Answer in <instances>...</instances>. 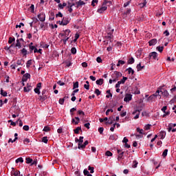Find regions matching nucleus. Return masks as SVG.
<instances>
[{"mask_svg":"<svg viewBox=\"0 0 176 176\" xmlns=\"http://www.w3.org/2000/svg\"><path fill=\"white\" fill-rule=\"evenodd\" d=\"M109 31L110 32H107V34L105 36V38L106 39H108V41H109V42H112V39H113V32L115 31V30L112 29L111 30V28H109Z\"/></svg>","mask_w":176,"mask_h":176,"instance_id":"obj_1","label":"nucleus"},{"mask_svg":"<svg viewBox=\"0 0 176 176\" xmlns=\"http://www.w3.org/2000/svg\"><path fill=\"white\" fill-rule=\"evenodd\" d=\"M148 60L153 58V60H159L157 59V53L156 52H151L148 57Z\"/></svg>","mask_w":176,"mask_h":176,"instance_id":"obj_2","label":"nucleus"},{"mask_svg":"<svg viewBox=\"0 0 176 176\" xmlns=\"http://www.w3.org/2000/svg\"><path fill=\"white\" fill-rule=\"evenodd\" d=\"M161 94L164 96V97H168V96L170 95L168 94V91H167L166 89H163V87H159Z\"/></svg>","mask_w":176,"mask_h":176,"instance_id":"obj_3","label":"nucleus"},{"mask_svg":"<svg viewBox=\"0 0 176 176\" xmlns=\"http://www.w3.org/2000/svg\"><path fill=\"white\" fill-rule=\"evenodd\" d=\"M161 111H162V112H164V115L162 116V118H166V116H168V115H170V111H167V106H164Z\"/></svg>","mask_w":176,"mask_h":176,"instance_id":"obj_4","label":"nucleus"},{"mask_svg":"<svg viewBox=\"0 0 176 176\" xmlns=\"http://www.w3.org/2000/svg\"><path fill=\"white\" fill-rule=\"evenodd\" d=\"M111 76L112 78L117 79V80H119V78H122V73H120V72H114V73L112 74Z\"/></svg>","mask_w":176,"mask_h":176,"instance_id":"obj_5","label":"nucleus"},{"mask_svg":"<svg viewBox=\"0 0 176 176\" xmlns=\"http://www.w3.org/2000/svg\"><path fill=\"white\" fill-rule=\"evenodd\" d=\"M107 8H108L104 5V3H102V6L98 9L97 12L98 13L102 14L105 12V10H107Z\"/></svg>","mask_w":176,"mask_h":176,"instance_id":"obj_6","label":"nucleus"},{"mask_svg":"<svg viewBox=\"0 0 176 176\" xmlns=\"http://www.w3.org/2000/svg\"><path fill=\"white\" fill-rule=\"evenodd\" d=\"M38 19L40 20V21L43 23V21L46 20V15L45 14V13L41 12L38 15Z\"/></svg>","mask_w":176,"mask_h":176,"instance_id":"obj_7","label":"nucleus"},{"mask_svg":"<svg viewBox=\"0 0 176 176\" xmlns=\"http://www.w3.org/2000/svg\"><path fill=\"white\" fill-rule=\"evenodd\" d=\"M132 99H133V95H131L130 94H126V96L124 98V101L125 102H129V101H131Z\"/></svg>","mask_w":176,"mask_h":176,"instance_id":"obj_8","label":"nucleus"},{"mask_svg":"<svg viewBox=\"0 0 176 176\" xmlns=\"http://www.w3.org/2000/svg\"><path fill=\"white\" fill-rule=\"evenodd\" d=\"M87 145H89V141L86 140L83 144H78V148L79 149H85L86 148V146Z\"/></svg>","mask_w":176,"mask_h":176,"instance_id":"obj_9","label":"nucleus"},{"mask_svg":"<svg viewBox=\"0 0 176 176\" xmlns=\"http://www.w3.org/2000/svg\"><path fill=\"white\" fill-rule=\"evenodd\" d=\"M62 21H63V25H67V24H69L71 21V19L68 17H63Z\"/></svg>","mask_w":176,"mask_h":176,"instance_id":"obj_10","label":"nucleus"},{"mask_svg":"<svg viewBox=\"0 0 176 176\" xmlns=\"http://www.w3.org/2000/svg\"><path fill=\"white\" fill-rule=\"evenodd\" d=\"M69 34H71V30L67 29L63 31V33L60 34V36H65V38H67V36H69Z\"/></svg>","mask_w":176,"mask_h":176,"instance_id":"obj_11","label":"nucleus"},{"mask_svg":"<svg viewBox=\"0 0 176 176\" xmlns=\"http://www.w3.org/2000/svg\"><path fill=\"white\" fill-rule=\"evenodd\" d=\"M11 175L12 176H19L20 175V170H15L14 168H12V170L11 171Z\"/></svg>","mask_w":176,"mask_h":176,"instance_id":"obj_12","label":"nucleus"},{"mask_svg":"<svg viewBox=\"0 0 176 176\" xmlns=\"http://www.w3.org/2000/svg\"><path fill=\"white\" fill-rule=\"evenodd\" d=\"M79 122H80V118H79V117H75L72 119V123H74V124H79Z\"/></svg>","mask_w":176,"mask_h":176,"instance_id":"obj_13","label":"nucleus"},{"mask_svg":"<svg viewBox=\"0 0 176 176\" xmlns=\"http://www.w3.org/2000/svg\"><path fill=\"white\" fill-rule=\"evenodd\" d=\"M156 43H157V39L156 38H153L150 41H148L149 46H155Z\"/></svg>","mask_w":176,"mask_h":176,"instance_id":"obj_14","label":"nucleus"},{"mask_svg":"<svg viewBox=\"0 0 176 176\" xmlns=\"http://www.w3.org/2000/svg\"><path fill=\"white\" fill-rule=\"evenodd\" d=\"M132 115H135L134 119H138L140 118V113L138 114V110L136 109L133 111Z\"/></svg>","mask_w":176,"mask_h":176,"instance_id":"obj_15","label":"nucleus"},{"mask_svg":"<svg viewBox=\"0 0 176 176\" xmlns=\"http://www.w3.org/2000/svg\"><path fill=\"white\" fill-rule=\"evenodd\" d=\"M158 135L160 137V140H164V137H166V131H162Z\"/></svg>","mask_w":176,"mask_h":176,"instance_id":"obj_16","label":"nucleus"},{"mask_svg":"<svg viewBox=\"0 0 176 176\" xmlns=\"http://www.w3.org/2000/svg\"><path fill=\"white\" fill-rule=\"evenodd\" d=\"M115 122V117L112 116L109 118V120L107 121L108 124H112Z\"/></svg>","mask_w":176,"mask_h":176,"instance_id":"obj_17","label":"nucleus"},{"mask_svg":"<svg viewBox=\"0 0 176 176\" xmlns=\"http://www.w3.org/2000/svg\"><path fill=\"white\" fill-rule=\"evenodd\" d=\"M21 53L23 56V57H25V56L28 54V52L25 48H23L22 50H21Z\"/></svg>","mask_w":176,"mask_h":176,"instance_id":"obj_18","label":"nucleus"},{"mask_svg":"<svg viewBox=\"0 0 176 176\" xmlns=\"http://www.w3.org/2000/svg\"><path fill=\"white\" fill-rule=\"evenodd\" d=\"M136 68L138 71L140 72V71H142V69L145 68V66L144 65L142 66L141 63H139L138 65H137Z\"/></svg>","mask_w":176,"mask_h":176,"instance_id":"obj_19","label":"nucleus"},{"mask_svg":"<svg viewBox=\"0 0 176 176\" xmlns=\"http://www.w3.org/2000/svg\"><path fill=\"white\" fill-rule=\"evenodd\" d=\"M96 85H98L99 86H101L102 83H104V79L100 78L96 81Z\"/></svg>","mask_w":176,"mask_h":176,"instance_id":"obj_20","label":"nucleus"},{"mask_svg":"<svg viewBox=\"0 0 176 176\" xmlns=\"http://www.w3.org/2000/svg\"><path fill=\"white\" fill-rule=\"evenodd\" d=\"M160 89L158 88V89L156 91V92L153 94L154 96V97H157L158 96H160V98H162V95H160Z\"/></svg>","mask_w":176,"mask_h":176,"instance_id":"obj_21","label":"nucleus"},{"mask_svg":"<svg viewBox=\"0 0 176 176\" xmlns=\"http://www.w3.org/2000/svg\"><path fill=\"white\" fill-rule=\"evenodd\" d=\"M15 47H18V49L21 48V43H20V40H19V38L16 39V43L15 44Z\"/></svg>","mask_w":176,"mask_h":176,"instance_id":"obj_22","label":"nucleus"},{"mask_svg":"<svg viewBox=\"0 0 176 176\" xmlns=\"http://www.w3.org/2000/svg\"><path fill=\"white\" fill-rule=\"evenodd\" d=\"M126 80H127V77H123L121 80L118 81V82L120 85H124V83L126 82Z\"/></svg>","mask_w":176,"mask_h":176,"instance_id":"obj_23","label":"nucleus"},{"mask_svg":"<svg viewBox=\"0 0 176 176\" xmlns=\"http://www.w3.org/2000/svg\"><path fill=\"white\" fill-rule=\"evenodd\" d=\"M103 4L104 5V6H110L111 5H112V2L109 1L104 0L103 2Z\"/></svg>","mask_w":176,"mask_h":176,"instance_id":"obj_24","label":"nucleus"},{"mask_svg":"<svg viewBox=\"0 0 176 176\" xmlns=\"http://www.w3.org/2000/svg\"><path fill=\"white\" fill-rule=\"evenodd\" d=\"M24 63H25L24 60L21 58L17 60L16 64L17 65H23Z\"/></svg>","mask_w":176,"mask_h":176,"instance_id":"obj_25","label":"nucleus"},{"mask_svg":"<svg viewBox=\"0 0 176 176\" xmlns=\"http://www.w3.org/2000/svg\"><path fill=\"white\" fill-rule=\"evenodd\" d=\"M135 60H134V58L131 57L128 61H127V64H134Z\"/></svg>","mask_w":176,"mask_h":176,"instance_id":"obj_26","label":"nucleus"},{"mask_svg":"<svg viewBox=\"0 0 176 176\" xmlns=\"http://www.w3.org/2000/svg\"><path fill=\"white\" fill-rule=\"evenodd\" d=\"M78 115H80L81 118H85V112L82 110H79L77 111Z\"/></svg>","mask_w":176,"mask_h":176,"instance_id":"obj_27","label":"nucleus"},{"mask_svg":"<svg viewBox=\"0 0 176 176\" xmlns=\"http://www.w3.org/2000/svg\"><path fill=\"white\" fill-rule=\"evenodd\" d=\"M126 71H128V74H131V75H134V69H133V68L129 67L128 69H126Z\"/></svg>","mask_w":176,"mask_h":176,"instance_id":"obj_28","label":"nucleus"},{"mask_svg":"<svg viewBox=\"0 0 176 176\" xmlns=\"http://www.w3.org/2000/svg\"><path fill=\"white\" fill-rule=\"evenodd\" d=\"M74 133L78 134L79 131H82V128L80 126H78L76 129H74Z\"/></svg>","mask_w":176,"mask_h":176,"instance_id":"obj_29","label":"nucleus"},{"mask_svg":"<svg viewBox=\"0 0 176 176\" xmlns=\"http://www.w3.org/2000/svg\"><path fill=\"white\" fill-rule=\"evenodd\" d=\"M31 65H32V60H28L27 61V63H26V67H27V68H30V67L31 66Z\"/></svg>","mask_w":176,"mask_h":176,"instance_id":"obj_30","label":"nucleus"},{"mask_svg":"<svg viewBox=\"0 0 176 176\" xmlns=\"http://www.w3.org/2000/svg\"><path fill=\"white\" fill-rule=\"evenodd\" d=\"M14 41H16V38L14 37H13V38L10 37L9 40H8L9 45H12V43H13V42H14Z\"/></svg>","mask_w":176,"mask_h":176,"instance_id":"obj_31","label":"nucleus"},{"mask_svg":"<svg viewBox=\"0 0 176 176\" xmlns=\"http://www.w3.org/2000/svg\"><path fill=\"white\" fill-rule=\"evenodd\" d=\"M41 46L44 47L45 49H47V47H49V44H46L45 43V42H41Z\"/></svg>","mask_w":176,"mask_h":176,"instance_id":"obj_32","label":"nucleus"},{"mask_svg":"<svg viewBox=\"0 0 176 176\" xmlns=\"http://www.w3.org/2000/svg\"><path fill=\"white\" fill-rule=\"evenodd\" d=\"M78 87H79V82L76 81V82H74L73 90H74V89H78Z\"/></svg>","mask_w":176,"mask_h":176,"instance_id":"obj_33","label":"nucleus"},{"mask_svg":"<svg viewBox=\"0 0 176 176\" xmlns=\"http://www.w3.org/2000/svg\"><path fill=\"white\" fill-rule=\"evenodd\" d=\"M25 160H26L27 164H32L33 162L32 159H31L30 157H26Z\"/></svg>","mask_w":176,"mask_h":176,"instance_id":"obj_34","label":"nucleus"},{"mask_svg":"<svg viewBox=\"0 0 176 176\" xmlns=\"http://www.w3.org/2000/svg\"><path fill=\"white\" fill-rule=\"evenodd\" d=\"M1 94L3 97H8V92L3 91V89H1Z\"/></svg>","mask_w":176,"mask_h":176,"instance_id":"obj_35","label":"nucleus"},{"mask_svg":"<svg viewBox=\"0 0 176 176\" xmlns=\"http://www.w3.org/2000/svg\"><path fill=\"white\" fill-rule=\"evenodd\" d=\"M107 94L109 95L106 96V98H109V97H112V93H111V89L107 90Z\"/></svg>","mask_w":176,"mask_h":176,"instance_id":"obj_36","label":"nucleus"},{"mask_svg":"<svg viewBox=\"0 0 176 176\" xmlns=\"http://www.w3.org/2000/svg\"><path fill=\"white\" fill-rule=\"evenodd\" d=\"M15 162L16 163H23L24 160L23 159V157H19L17 158Z\"/></svg>","mask_w":176,"mask_h":176,"instance_id":"obj_37","label":"nucleus"},{"mask_svg":"<svg viewBox=\"0 0 176 176\" xmlns=\"http://www.w3.org/2000/svg\"><path fill=\"white\" fill-rule=\"evenodd\" d=\"M156 49H157V50L158 52H160V53H162L163 52L164 49V47H163V46H162V47L158 46V47H157Z\"/></svg>","mask_w":176,"mask_h":176,"instance_id":"obj_38","label":"nucleus"},{"mask_svg":"<svg viewBox=\"0 0 176 176\" xmlns=\"http://www.w3.org/2000/svg\"><path fill=\"white\" fill-rule=\"evenodd\" d=\"M136 131L139 133V134H145L144 133V129H141L140 128H137L136 129Z\"/></svg>","mask_w":176,"mask_h":176,"instance_id":"obj_39","label":"nucleus"},{"mask_svg":"<svg viewBox=\"0 0 176 176\" xmlns=\"http://www.w3.org/2000/svg\"><path fill=\"white\" fill-rule=\"evenodd\" d=\"M16 124H19V127H23V121H21V120L19 119L16 121Z\"/></svg>","mask_w":176,"mask_h":176,"instance_id":"obj_40","label":"nucleus"},{"mask_svg":"<svg viewBox=\"0 0 176 176\" xmlns=\"http://www.w3.org/2000/svg\"><path fill=\"white\" fill-rule=\"evenodd\" d=\"M77 4V8H79L80 6H82V5H85V3L83 1H78L76 3Z\"/></svg>","mask_w":176,"mask_h":176,"instance_id":"obj_41","label":"nucleus"},{"mask_svg":"<svg viewBox=\"0 0 176 176\" xmlns=\"http://www.w3.org/2000/svg\"><path fill=\"white\" fill-rule=\"evenodd\" d=\"M30 142H31V141L28 138H25V139L23 140V144L25 145H27L28 144H30Z\"/></svg>","mask_w":176,"mask_h":176,"instance_id":"obj_42","label":"nucleus"},{"mask_svg":"<svg viewBox=\"0 0 176 176\" xmlns=\"http://www.w3.org/2000/svg\"><path fill=\"white\" fill-rule=\"evenodd\" d=\"M49 140H47V136H45V137H43V138H42V142H44V144H47V142H48Z\"/></svg>","mask_w":176,"mask_h":176,"instance_id":"obj_43","label":"nucleus"},{"mask_svg":"<svg viewBox=\"0 0 176 176\" xmlns=\"http://www.w3.org/2000/svg\"><path fill=\"white\" fill-rule=\"evenodd\" d=\"M76 111V107H73L70 109V113L72 116H74V112Z\"/></svg>","mask_w":176,"mask_h":176,"instance_id":"obj_44","label":"nucleus"},{"mask_svg":"<svg viewBox=\"0 0 176 176\" xmlns=\"http://www.w3.org/2000/svg\"><path fill=\"white\" fill-rule=\"evenodd\" d=\"M8 123H10L11 126H16V124H17L16 121V122H13L12 120H8Z\"/></svg>","mask_w":176,"mask_h":176,"instance_id":"obj_45","label":"nucleus"},{"mask_svg":"<svg viewBox=\"0 0 176 176\" xmlns=\"http://www.w3.org/2000/svg\"><path fill=\"white\" fill-rule=\"evenodd\" d=\"M168 152V149H165L162 153L163 157H166L167 156V153Z\"/></svg>","mask_w":176,"mask_h":176,"instance_id":"obj_46","label":"nucleus"},{"mask_svg":"<svg viewBox=\"0 0 176 176\" xmlns=\"http://www.w3.org/2000/svg\"><path fill=\"white\" fill-rule=\"evenodd\" d=\"M94 93L96 96H100L101 94V91L98 89H96Z\"/></svg>","mask_w":176,"mask_h":176,"instance_id":"obj_47","label":"nucleus"},{"mask_svg":"<svg viewBox=\"0 0 176 176\" xmlns=\"http://www.w3.org/2000/svg\"><path fill=\"white\" fill-rule=\"evenodd\" d=\"M83 137L82 136H80L79 139H78V144H83Z\"/></svg>","mask_w":176,"mask_h":176,"instance_id":"obj_48","label":"nucleus"},{"mask_svg":"<svg viewBox=\"0 0 176 176\" xmlns=\"http://www.w3.org/2000/svg\"><path fill=\"white\" fill-rule=\"evenodd\" d=\"M38 164V160H34V161L32 162V164L30 166H36Z\"/></svg>","mask_w":176,"mask_h":176,"instance_id":"obj_49","label":"nucleus"},{"mask_svg":"<svg viewBox=\"0 0 176 176\" xmlns=\"http://www.w3.org/2000/svg\"><path fill=\"white\" fill-rule=\"evenodd\" d=\"M89 171H90L91 174H93L94 173V167L89 166L88 167Z\"/></svg>","mask_w":176,"mask_h":176,"instance_id":"obj_50","label":"nucleus"},{"mask_svg":"<svg viewBox=\"0 0 176 176\" xmlns=\"http://www.w3.org/2000/svg\"><path fill=\"white\" fill-rule=\"evenodd\" d=\"M30 87H31L30 86H29V87H24L23 91H25V93H28V91H30Z\"/></svg>","mask_w":176,"mask_h":176,"instance_id":"obj_51","label":"nucleus"},{"mask_svg":"<svg viewBox=\"0 0 176 176\" xmlns=\"http://www.w3.org/2000/svg\"><path fill=\"white\" fill-rule=\"evenodd\" d=\"M65 100L64 98H60L58 102H59V104H60V105H64V102H65Z\"/></svg>","mask_w":176,"mask_h":176,"instance_id":"obj_52","label":"nucleus"},{"mask_svg":"<svg viewBox=\"0 0 176 176\" xmlns=\"http://www.w3.org/2000/svg\"><path fill=\"white\" fill-rule=\"evenodd\" d=\"M96 3H98V0H93L91 2V6H96Z\"/></svg>","mask_w":176,"mask_h":176,"instance_id":"obj_53","label":"nucleus"},{"mask_svg":"<svg viewBox=\"0 0 176 176\" xmlns=\"http://www.w3.org/2000/svg\"><path fill=\"white\" fill-rule=\"evenodd\" d=\"M153 98H155V95H151L148 98H147V101H152V100H153Z\"/></svg>","mask_w":176,"mask_h":176,"instance_id":"obj_54","label":"nucleus"},{"mask_svg":"<svg viewBox=\"0 0 176 176\" xmlns=\"http://www.w3.org/2000/svg\"><path fill=\"white\" fill-rule=\"evenodd\" d=\"M71 53H72V54H75L76 53V47H72L71 49Z\"/></svg>","mask_w":176,"mask_h":176,"instance_id":"obj_55","label":"nucleus"},{"mask_svg":"<svg viewBox=\"0 0 176 176\" xmlns=\"http://www.w3.org/2000/svg\"><path fill=\"white\" fill-rule=\"evenodd\" d=\"M83 173H84V175H89L90 174V173L89 172V170H87V169H84L83 170Z\"/></svg>","mask_w":176,"mask_h":176,"instance_id":"obj_56","label":"nucleus"},{"mask_svg":"<svg viewBox=\"0 0 176 176\" xmlns=\"http://www.w3.org/2000/svg\"><path fill=\"white\" fill-rule=\"evenodd\" d=\"M23 129L25 130V131H28V130H30V126L28 125H25L23 126Z\"/></svg>","mask_w":176,"mask_h":176,"instance_id":"obj_57","label":"nucleus"},{"mask_svg":"<svg viewBox=\"0 0 176 176\" xmlns=\"http://www.w3.org/2000/svg\"><path fill=\"white\" fill-rule=\"evenodd\" d=\"M151 126H152V125H151L149 124L145 125L144 130H150L151 129Z\"/></svg>","mask_w":176,"mask_h":176,"instance_id":"obj_58","label":"nucleus"},{"mask_svg":"<svg viewBox=\"0 0 176 176\" xmlns=\"http://www.w3.org/2000/svg\"><path fill=\"white\" fill-rule=\"evenodd\" d=\"M43 131H45V132L50 131V127L45 126Z\"/></svg>","mask_w":176,"mask_h":176,"instance_id":"obj_59","label":"nucleus"},{"mask_svg":"<svg viewBox=\"0 0 176 176\" xmlns=\"http://www.w3.org/2000/svg\"><path fill=\"white\" fill-rule=\"evenodd\" d=\"M67 9H68V12H69V13H72V6H67Z\"/></svg>","mask_w":176,"mask_h":176,"instance_id":"obj_60","label":"nucleus"},{"mask_svg":"<svg viewBox=\"0 0 176 176\" xmlns=\"http://www.w3.org/2000/svg\"><path fill=\"white\" fill-rule=\"evenodd\" d=\"M98 131H99L100 134H102V133H104V127L98 128Z\"/></svg>","mask_w":176,"mask_h":176,"instance_id":"obj_61","label":"nucleus"},{"mask_svg":"<svg viewBox=\"0 0 176 176\" xmlns=\"http://www.w3.org/2000/svg\"><path fill=\"white\" fill-rule=\"evenodd\" d=\"M34 92H35L36 94H41V91L39 90V88H35V89H34Z\"/></svg>","mask_w":176,"mask_h":176,"instance_id":"obj_62","label":"nucleus"},{"mask_svg":"<svg viewBox=\"0 0 176 176\" xmlns=\"http://www.w3.org/2000/svg\"><path fill=\"white\" fill-rule=\"evenodd\" d=\"M106 156H112V153L109 151H107L105 153Z\"/></svg>","mask_w":176,"mask_h":176,"instance_id":"obj_63","label":"nucleus"},{"mask_svg":"<svg viewBox=\"0 0 176 176\" xmlns=\"http://www.w3.org/2000/svg\"><path fill=\"white\" fill-rule=\"evenodd\" d=\"M57 83L59 86H64V85H65V83L63 82L61 80L58 81Z\"/></svg>","mask_w":176,"mask_h":176,"instance_id":"obj_64","label":"nucleus"}]
</instances>
